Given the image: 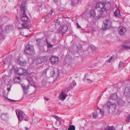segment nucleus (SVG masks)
I'll return each instance as SVG.
<instances>
[{
  "label": "nucleus",
  "mask_w": 130,
  "mask_h": 130,
  "mask_svg": "<svg viewBox=\"0 0 130 130\" xmlns=\"http://www.w3.org/2000/svg\"><path fill=\"white\" fill-rule=\"evenodd\" d=\"M110 7L111 4L109 2H99L96 4V6L97 11L93 10L90 11L91 17L94 18L95 20H98L99 18L104 17L106 13V11H108Z\"/></svg>",
  "instance_id": "f257e3e1"
},
{
  "label": "nucleus",
  "mask_w": 130,
  "mask_h": 130,
  "mask_svg": "<svg viewBox=\"0 0 130 130\" xmlns=\"http://www.w3.org/2000/svg\"><path fill=\"white\" fill-rule=\"evenodd\" d=\"M26 3V1H23L22 4L20 5V12L22 14L20 19L23 22L22 26L24 28L27 29L28 28L30 27L31 25L29 19H28L25 12Z\"/></svg>",
  "instance_id": "f03ea898"
},
{
  "label": "nucleus",
  "mask_w": 130,
  "mask_h": 130,
  "mask_svg": "<svg viewBox=\"0 0 130 130\" xmlns=\"http://www.w3.org/2000/svg\"><path fill=\"white\" fill-rule=\"evenodd\" d=\"M42 75L44 76H54V77L57 79L59 77L60 75L59 72L57 71L55 73L53 69L50 68H47L43 72Z\"/></svg>",
  "instance_id": "7ed1b4c3"
},
{
  "label": "nucleus",
  "mask_w": 130,
  "mask_h": 130,
  "mask_svg": "<svg viewBox=\"0 0 130 130\" xmlns=\"http://www.w3.org/2000/svg\"><path fill=\"white\" fill-rule=\"evenodd\" d=\"M104 107L107 108L108 112H113L115 111L116 105L115 103L109 101L103 105Z\"/></svg>",
  "instance_id": "20e7f679"
},
{
  "label": "nucleus",
  "mask_w": 130,
  "mask_h": 130,
  "mask_svg": "<svg viewBox=\"0 0 130 130\" xmlns=\"http://www.w3.org/2000/svg\"><path fill=\"white\" fill-rule=\"evenodd\" d=\"M15 112L17 115V116L19 122H20L22 120L26 121H28L29 118L28 117H26L24 113L21 111L19 110L18 111V115L17 110L16 109V110Z\"/></svg>",
  "instance_id": "39448f33"
},
{
  "label": "nucleus",
  "mask_w": 130,
  "mask_h": 130,
  "mask_svg": "<svg viewBox=\"0 0 130 130\" xmlns=\"http://www.w3.org/2000/svg\"><path fill=\"white\" fill-rule=\"evenodd\" d=\"M24 52L25 53L30 55H34L35 51L33 45L28 44L26 46Z\"/></svg>",
  "instance_id": "423d86ee"
},
{
  "label": "nucleus",
  "mask_w": 130,
  "mask_h": 130,
  "mask_svg": "<svg viewBox=\"0 0 130 130\" xmlns=\"http://www.w3.org/2000/svg\"><path fill=\"white\" fill-rule=\"evenodd\" d=\"M14 71L15 73L19 74L20 76L22 75H25L26 74V70L21 68H15Z\"/></svg>",
  "instance_id": "0eeeda50"
},
{
  "label": "nucleus",
  "mask_w": 130,
  "mask_h": 130,
  "mask_svg": "<svg viewBox=\"0 0 130 130\" xmlns=\"http://www.w3.org/2000/svg\"><path fill=\"white\" fill-rule=\"evenodd\" d=\"M104 25H103L102 28L103 30H105L109 28L111 26V22L108 19H106L103 21Z\"/></svg>",
  "instance_id": "6e6552de"
},
{
  "label": "nucleus",
  "mask_w": 130,
  "mask_h": 130,
  "mask_svg": "<svg viewBox=\"0 0 130 130\" xmlns=\"http://www.w3.org/2000/svg\"><path fill=\"white\" fill-rule=\"evenodd\" d=\"M13 29V27L12 25L7 26L5 28H1V31L5 34L8 33L9 31L12 30Z\"/></svg>",
  "instance_id": "1a4fd4ad"
},
{
  "label": "nucleus",
  "mask_w": 130,
  "mask_h": 130,
  "mask_svg": "<svg viewBox=\"0 0 130 130\" xmlns=\"http://www.w3.org/2000/svg\"><path fill=\"white\" fill-rule=\"evenodd\" d=\"M50 60L52 64H55L58 63L59 58L56 56H52L50 58Z\"/></svg>",
  "instance_id": "9d476101"
},
{
  "label": "nucleus",
  "mask_w": 130,
  "mask_h": 130,
  "mask_svg": "<svg viewBox=\"0 0 130 130\" xmlns=\"http://www.w3.org/2000/svg\"><path fill=\"white\" fill-rule=\"evenodd\" d=\"M27 79L29 84L30 85L32 86L34 85V82L32 76L30 75H28L27 76Z\"/></svg>",
  "instance_id": "9b49d317"
},
{
  "label": "nucleus",
  "mask_w": 130,
  "mask_h": 130,
  "mask_svg": "<svg viewBox=\"0 0 130 130\" xmlns=\"http://www.w3.org/2000/svg\"><path fill=\"white\" fill-rule=\"evenodd\" d=\"M68 29V27L65 25L61 26L59 28L60 32L62 33L65 32L67 31Z\"/></svg>",
  "instance_id": "f8f14e48"
},
{
  "label": "nucleus",
  "mask_w": 130,
  "mask_h": 130,
  "mask_svg": "<svg viewBox=\"0 0 130 130\" xmlns=\"http://www.w3.org/2000/svg\"><path fill=\"white\" fill-rule=\"evenodd\" d=\"M118 32L121 35H123L126 31V28L124 27H121L119 28Z\"/></svg>",
  "instance_id": "ddd939ff"
},
{
  "label": "nucleus",
  "mask_w": 130,
  "mask_h": 130,
  "mask_svg": "<svg viewBox=\"0 0 130 130\" xmlns=\"http://www.w3.org/2000/svg\"><path fill=\"white\" fill-rule=\"evenodd\" d=\"M124 94L127 97H130V87L125 88L124 90Z\"/></svg>",
  "instance_id": "4468645a"
},
{
  "label": "nucleus",
  "mask_w": 130,
  "mask_h": 130,
  "mask_svg": "<svg viewBox=\"0 0 130 130\" xmlns=\"http://www.w3.org/2000/svg\"><path fill=\"white\" fill-rule=\"evenodd\" d=\"M36 42L39 47L43 46L45 43V41L44 40L40 39H37Z\"/></svg>",
  "instance_id": "2eb2a0df"
},
{
  "label": "nucleus",
  "mask_w": 130,
  "mask_h": 130,
  "mask_svg": "<svg viewBox=\"0 0 130 130\" xmlns=\"http://www.w3.org/2000/svg\"><path fill=\"white\" fill-rule=\"evenodd\" d=\"M22 60V58H19L17 60L18 63L20 65L22 66H24L26 64V62L23 61Z\"/></svg>",
  "instance_id": "dca6fc26"
},
{
  "label": "nucleus",
  "mask_w": 130,
  "mask_h": 130,
  "mask_svg": "<svg viewBox=\"0 0 130 130\" xmlns=\"http://www.w3.org/2000/svg\"><path fill=\"white\" fill-rule=\"evenodd\" d=\"M58 98L59 99L61 100H64L66 98V96L64 92L63 91H62L60 93Z\"/></svg>",
  "instance_id": "f3484780"
},
{
  "label": "nucleus",
  "mask_w": 130,
  "mask_h": 130,
  "mask_svg": "<svg viewBox=\"0 0 130 130\" xmlns=\"http://www.w3.org/2000/svg\"><path fill=\"white\" fill-rule=\"evenodd\" d=\"M72 5L75 6L77 4H80L81 2V0H71Z\"/></svg>",
  "instance_id": "a211bd4d"
},
{
  "label": "nucleus",
  "mask_w": 130,
  "mask_h": 130,
  "mask_svg": "<svg viewBox=\"0 0 130 130\" xmlns=\"http://www.w3.org/2000/svg\"><path fill=\"white\" fill-rule=\"evenodd\" d=\"M114 14L116 16L118 17L119 18H121V16L120 11L118 9L116 10L114 12Z\"/></svg>",
  "instance_id": "6ab92c4d"
},
{
  "label": "nucleus",
  "mask_w": 130,
  "mask_h": 130,
  "mask_svg": "<svg viewBox=\"0 0 130 130\" xmlns=\"http://www.w3.org/2000/svg\"><path fill=\"white\" fill-rule=\"evenodd\" d=\"M110 98L113 100H116L117 98V96L116 93H114L111 94L110 96Z\"/></svg>",
  "instance_id": "aec40b11"
},
{
  "label": "nucleus",
  "mask_w": 130,
  "mask_h": 130,
  "mask_svg": "<svg viewBox=\"0 0 130 130\" xmlns=\"http://www.w3.org/2000/svg\"><path fill=\"white\" fill-rule=\"evenodd\" d=\"M117 103L120 106L123 105L125 103L121 99H119L118 100Z\"/></svg>",
  "instance_id": "412c9836"
},
{
  "label": "nucleus",
  "mask_w": 130,
  "mask_h": 130,
  "mask_svg": "<svg viewBox=\"0 0 130 130\" xmlns=\"http://www.w3.org/2000/svg\"><path fill=\"white\" fill-rule=\"evenodd\" d=\"M7 113H2L1 116V118L3 120H5L7 117Z\"/></svg>",
  "instance_id": "4be33fe9"
},
{
  "label": "nucleus",
  "mask_w": 130,
  "mask_h": 130,
  "mask_svg": "<svg viewBox=\"0 0 130 130\" xmlns=\"http://www.w3.org/2000/svg\"><path fill=\"white\" fill-rule=\"evenodd\" d=\"M45 42L47 45V47L48 48H51L53 46V45L51 44L50 42L47 39H46Z\"/></svg>",
  "instance_id": "5701e85b"
},
{
  "label": "nucleus",
  "mask_w": 130,
  "mask_h": 130,
  "mask_svg": "<svg viewBox=\"0 0 130 130\" xmlns=\"http://www.w3.org/2000/svg\"><path fill=\"white\" fill-rule=\"evenodd\" d=\"M52 116L54 118L57 120V121L56 122V123H60V124H61V120L58 117L55 115H53Z\"/></svg>",
  "instance_id": "b1692460"
},
{
  "label": "nucleus",
  "mask_w": 130,
  "mask_h": 130,
  "mask_svg": "<svg viewBox=\"0 0 130 130\" xmlns=\"http://www.w3.org/2000/svg\"><path fill=\"white\" fill-rule=\"evenodd\" d=\"M43 62L42 57L38 58L37 60L36 63L37 64H39L42 63Z\"/></svg>",
  "instance_id": "393cba45"
},
{
  "label": "nucleus",
  "mask_w": 130,
  "mask_h": 130,
  "mask_svg": "<svg viewBox=\"0 0 130 130\" xmlns=\"http://www.w3.org/2000/svg\"><path fill=\"white\" fill-rule=\"evenodd\" d=\"M21 85L23 90H28L29 88V86L25 85L24 84H22Z\"/></svg>",
  "instance_id": "a878e982"
},
{
  "label": "nucleus",
  "mask_w": 130,
  "mask_h": 130,
  "mask_svg": "<svg viewBox=\"0 0 130 130\" xmlns=\"http://www.w3.org/2000/svg\"><path fill=\"white\" fill-rule=\"evenodd\" d=\"M121 46L124 49L130 50V46H128L126 45L122 44L121 45Z\"/></svg>",
  "instance_id": "bb28decb"
},
{
  "label": "nucleus",
  "mask_w": 130,
  "mask_h": 130,
  "mask_svg": "<svg viewBox=\"0 0 130 130\" xmlns=\"http://www.w3.org/2000/svg\"><path fill=\"white\" fill-rule=\"evenodd\" d=\"M104 130H116L113 126H108L105 128Z\"/></svg>",
  "instance_id": "cd10ccee"
},
{
  "label": "nucleus",
  "mask_w": 130,
  "mask_h": 130,
  "mask_svg": "<svg viewBox=\"0 0 130 130\" xmlns=\"http://www.w3.org/2000/svg\"><path fill=\"white\" fill-rule=\"evenodd\" d=\"M75 126L74 125H70L69 126L68 130H75Z\"/></svg>",
  "instance_id": "c85d7f7f"
},
{
  "label": "nucleus",
  "mask_w": 130,
  "mask_h": 130,
  "mask_svg": "<svg viewBox=\"0 0 130 130\" xmlns=\"http://www.w3.org/2000/svg\"><path fill=\"white\" fill-rule=\"evenodd\" d=\"M21 78L19 77H18L17 78H15L13 80V81L15 82L16 83L18 82L19 83L20 82V80Z\"/></svg>",
  "instance_id": "c756f323"
},
{
  "label": "nucleus",
  "mask_w": 130,
  "mask_h": 130,
  "mask_svg": "<svg viewBox=\"0 0 130 130\" xmlns=\"http://www.w3.org/2000/svg\"><path fill=\"white\" fill-rule=\"evenodd\" d=\"M97 110L93 112V117L94 118H96L98 117V111Z\"/></svg>",
  "instance_id": "7c9ffc66"
},
{
  "label": "nucleus",
  "mask_w": 130,
  "mask_h": 130,
  "mask_svg": "<svg viewBox=\"0 0 130 130\" xmlns=\"http://www.w3.org/2000/svg\"><path fill=\"white\" fill-rule=\"evenodd\" d=\"M42 58L43 62L47 60V58L46 56L42 57Z\"/></svg>",
  "instance_id": "2f4dec72"
},
{
  "label": "nucleus",
  "mask_w": 130,
  "mask_h": 130,
  "mask_svg": "<svg viewBox=\"0 0 130 130\" xmlns=\"http://www.w3.org/2000/svg\"><path fill=\"white\" fill-rule=\"evenodd\" d=\"M97 110L98 111H99L100 112V113H101L102 114V115H104V111L103 110H102L100 108H98L97 109Z\"/></svg>",
  "instance_id": "473e14b6"
},
{
  "label": "nucleus",
  "mask_w": 130,
  "mask_h": 130,
  "mask_svg": "<svg viewBox=\"0 0 130 130\" xmlns=\"http://www.w3.org/2000/svg\"><path fill=\"white\" fill-rule=\"evenodd\" d=\"M119 66L120 68H122L124 66V64L122 62H120L119 63Z\"/></svg>",
  "instance_id": "72a5a7b5"
},
{
  "label": "nucleus",
  "mask_w": 130,
  "mask_h": 130,
  "mask_svg": "<svg viewBox=\"0 0 130 130\" xmlns=\"http://www.w3.org/2000/svg\"><path fill=\"white\" fill-rule=\"evenodd\" d=\"M126 121L128 122H130V114L128 115L126 119Z\"/></svg>",
  "instance_id": "f704fd0d"
},
{
  "label": "nucleus",
  "mask_w": 130,
  "mask_h": 130,
  "mask_svg": "<svg viewBox=\"0 0 130 130\" xmlns=\"http://www.w3.org/2000/svg\"><path fill=\"white\" fill-rule=\"evenodd\" d=\"M42 84L43 86H45L46 84V82L45 80L44 79L42 80Z\"/></svg>",
  "instance_id": "c9c22d12"
},
{
  "label": "nucleus",
  "mask_w": 130,
  "mask_h": 130,
  "mask_svg": "<svg viewBox=\"0 0 130 130\" xmlns=\"http://www.w3.org/2000/svg\"><path fill=\"white\" fill-rule=\"evenodd\" d=\"M24 94H28V90H23Z\"/></svg>",
  "instance_id": "e433bc0d"
},
{
  "label": "nucleus",
  "mask_w": 130,
  "mask_h": 130,
  "mask_svg": "<svg viewBox=\"0 0 130 130\" xmlns=\"http://www.w3.org/2000/svg\"><path fill=\"white\" fill-rule=\"evenodd\" d=\"M72 82L73 86H75L76 85V83L74 80H73Z\"/></svg>",
  "instance_id": "4c0bfd02"
},
{
  "label": "nucleus",
  "mask_w": 130,
  "mask_h": 130,
  "mask_svg": "<svg viewBox=\"0 0 130 130\" xmlns=\"http://www.w3.org/2000/svg\"><path fill=\"white\" fill-rule=\"evenodd\" d=\"M76 24L77 25V27L78 28H81V26L79 25L78 23H76Z\"/></svg>",
  "instance_id": "58836bf2"
},
{
  "label": "nucleus",
  "mask_w": 130,
  "mask_h": 130,
  "mask_svg": "<svg viewBox=\"0 0 130 130\" xmlns=\"http://www.w3.org/2000/svg\"><path fill=\"white\" fill-rule=\"evenodd\" d=\"M87 80L89 83H91L92 82V80H90L89 78H87Z\"/></svg>",
  "instance_id": "ea45409f"
},
{
  "label": "nucleus",
  "mask_w": 130,
  "mask_h": 130,
  "mask_svg": "<svg viewBox=\"0 0 130 130\" xmlns=\"http://www.w3.org/2000/svg\"><path fill=\"white\" fill-rule=\"evenodd\" d=\"M7 99L10 101L11 102H15V101H17L16 100H11V99H8V98H7Z\"/></svg>",
  "instance_id": "a19ab883"
},
{
  "label": "nucleus",
  "mask_w": 130,
  "mask_h": 130,
  "mask_svg": "<svg viewBox=\"0 0 130 130\" xmlns=\"http://www.w3.org/2000/svg\"><path fill=\"white\" fill-rule=\"evenodd\" d=\"M44 99L46 101H48L50 100V99L49 98L45 97H44Z\"/></svg>",
  "instance_id": "79ce46f5"
},
{
  "label": "nucleus",
  "mask_w": 130,
  "mask_h": 130,
  "mask_svg": "<svg viewBox=\"0 0 130 130\" xmlns=\"http://www.w3.org/2000/svg\"><path fill=\"white\" fill-rule=\"evenodd\" d=\"M129 41H126L125 42V43L126 44H129Z\"/></svg>",
  "instance_id": "37998d69"
},
{
  "label": "nucleus",
  "mask_w": 130,
  "mask_h": 130,
  "mask_svg": "<svg viewBox=\"0 0 130 130\" xmlns=\"http://www.w3.org/2000/svg\"><path fill=\"white\" fill-rule=\"evenodd\" d=\"M115 57V56H112L110 58L111 60L112 59L114 58Z\"/></svg>",
  "instance_id": "c03bdc74"
},
{
  "label": "nucleus",
  "mask_w": 130,
  "mask_h": 130,
  "mask_svg": "<svg viewBox=\"0 0 130 130\" xmlns=\"http://www.w3.org/2000/svg\"><path fill=\"white\" fill-rule=\"evenodd\" d=\"M11 87V86H10V87ZM7 90L8 91H9L10 90V87L8 88L7 89Z\"/></svg>",
  "instance_id": "a18cd8bd"
},
{
  "label": "nucleus",
  "mask_w": 130,
  "mask_h": 130,
  "mask_svg": "<svg viewBox=\"0 0 130 130\" xmlns=\"http://www.w3.org/2000/svg\"><path fill=\"white\" fill-rule=\"evenodd\" d=\"M111 60L109 58V59H108V60H107V61L109 62V63H110L111 61Z\"/></svg>",
  "instance_id": "49530a36"
},
{
  "label": "nucleus",
  "mask_w": 130,
  "mask_h": 130,
  "mask_svg": "<svg viewBox=\"0 0 130 130\" xmlns=\"http://www.w3.org/2000/svg\"><path fill=\"white\" fill-rule=\"evenodd\" d=\"M52 13H53V11L51 10V12H50L49 13H50L51 15V14H52Z\"/></svg>",
  "instance_id": "de8ad7c7"
},
{
  "label": "nucleus",
  "mask_w": 130,
  "mask_h": 130,
  "mask_svg": "<svg viewBox=\"0 0 130 130\" xmlns=\"http://www.w3.org/2000/svg\"><path fill=\"white\" fill-rule=\"evenodd\" d=\"M57 124H58V125H57L58 126H60L61 125V124H60V123H56Z\"/></svg>",
  "instance_id": "09e8293b"
},
{
  "label": "nucleus",
  "mask_w": 130,
  "mask_h": 130,
  "mask_svg": "<svg viewBox=\"0 0 130 130\" xmlns=\"http://www.w3.org/2000/svg\"><path fill=\"white\" fill-rule=\"evenodd\" d=\"M92 32H94L96 30L94 29H92Z\"/></svg>",
  "instance_id": "8fccbe9b"
},
{
  "label": "nucleus",
  "mask_w": 130,
  "mask_h": 130,
  "mask_svg": "<svg viewBox=\"0 0 130 130\" xmlns=\"http://www.w3.org/2000/svg\"><path fill=\"white\" fill-rule=\"evenodd\" d=\"M67 59H65V60H64V63L65 64H66V63H65V62L66 61H67Z\"/></svg>",
  "instance_id": "3c124183"
},
{
  "label": "nucleus",
  "mask_w": 130,
  "mask_h": 130,
  "mask_svg": "<svg viewBox=\"0 0 130 130\" xmlns=\"http://www.w3.org/2000/svg\"><path fill=\"white\" fill-rule=\"evenodd\" d=\"M25 128L26 130H28V128L27 127H25Z\"/></svg>",
  "instance_id": "603ef678"
},
{
  "label": "nucleus",
  "mask_w": 130,
  "mask_h": 130,
  "mask_svg": "<svg viewBox=\"0 0 130 130\" xmlns=\"http://www.w3.org/2000/svg\"><path fill=\"white\" fill-rule=\"evenodd\" d=\"M81 48V45H80V46H79V50H80Z\"/></svg>",
  "instance_id": "864d4df0"
},
{
  "label": "nucleus",
  "mask_w": 130,
  "mask_h": 130,
  "mask_svg": "<svg viewBox=\"0 0 130 130\" xmlns=\"http://www.w3.org/2000/svg\"><path fill=\"white\" fill-rule=\"evenodd\" d=\"M3 62H4V64H5L6 63H5V62L4 61V60H3Z\"/></svg>",
  "instance_id": "5fc2aeb1"
},
{
  "label": "nucleus",
  "mask_w": 130,
  "mask_h": 130,
  "mask_svg": "<svg viewBox=\"0 0 130 130\" xmlns=\"http://www.w3.org/2000/svg\"><path fill=\"white\" fill-rule=\"evenodd\" d=\"M85 76H86V75H85V76L84 78V80L86 78H85Z\"/></svg>",
  "instance_id": "6e6d98bb"
},
{
  "label": "nucleus",
  "mask_w": 130,
  "mask_h": 130,
  "mask_svg": "<svg viewBox=\"0 0 130 130\" xmlns=\"http://www.w3.org/2000/svg\"><path fill=\"white\" fill-rule=\"evenodd\" d=\"M54 1L55 2V3L57 2V1Z\"/></svg>",
  "instance_id": "4d7b16f0"
},
{
  "label": "nucleus",
  "mask_w": 130,
  "mask_h": 130,
  "mask_svg": "<svg viewBox=\"0 0 130 130\" xmlns=\"http://www.w3.org/2000/svg\"><path fill=\"white\" fill-rule=\"evenodd\" d=\"M89 31H88V32H88V33H89Z\"/></svg>",
  "instance_id": "13d9d810"
},
{
  "label": "nucleus",
  "mask_w": 130,
  "mask_h": 130,
  "mask_svg": "<svg viewBox=\"0 0 130 130\" xmlns=\"http://www.w3.org/2000/svg\"><path fill=\"white\" fill-rule=\"evenodd\" d=\"M77 48H78V46H77Z\"/></svg>",
  "instance_id": "bf43d9fd"
}]
</instances>
